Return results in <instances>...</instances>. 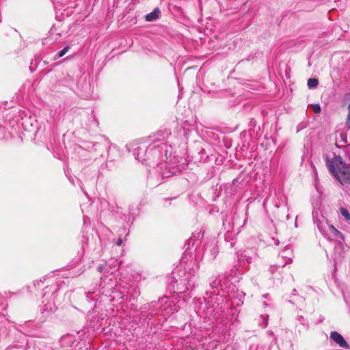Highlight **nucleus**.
Returning a JSON list of instances; mask_svg holds the SVG:
<instances>
[{
  "instance_id": "aec40b11",
  "label": "nucleus",
  "mask_w": 350,
  "mask_h": 350,
  "mask_svg": "<svg viewBox=\"0 0 350 350\" xmlns=\"http://www.w3.org/2000/svg\"><path fill=\"white\" fill-rule=\"evenodd\" d=\"M261 317L264 319V321H263V323L262 324V327L263 328H265L267 326V325H268V317H265V316L261 315Z\"/></svg>"
},
{
  "instance_id": "c85d7f7f",
  "label": "nucleus",
  "mask_w": 350,
  "mask_h": 350,
  "mask_svg": "<svg viewBox=\"0 0 350 350\" xmlns=\"http://www.w3.org/2000/svg\"><path fill=\"white\" fill-rule=\"evenodd\" d=\"M115 262L118 264L119 263V261L118 260H116Z\"/></svg>"
},
{
  "instance_id": "4be33fe9",
  "label": "nucleus",
  "mask_w": 350,
  "mask_h": 350,
  "mask_svg": "<svg viewBox=\"0 0 350 350\" xmlns=\"http://www.w3.org/2000/svg\"><path fill=\"white\" fill-rule=\"evenodd\" d=\"M116 149H115V148H109V153H108V157H107V159L111 160V161L113 160V159H112V158L110 157V153H111V152H116Z\"/></svg>"
},
{
  "instance_id": "a211bd4d",
  "label": "nucleus",
  "mask_w": 350,
  "mask_h": 350,
  "mask_svg": "<svg viewBox=\"0 0 350 350\" xmlns=\"http://www.w3.org/2000/svg\"><path fill=\"white\" fill-rule=\"evenodd\" d=\"M340 212L347 221H350V213L346 208H340Z\"/></svg>"
},
{
  "instance_id": "cd10ccee",
  "label": "nucleus",
  "mask_w": 350,
  "mask_h": 350,
  "mask_svg": "<svg viewBox=\"0 0 350 350\" xmlns=\"http://www.w3.org/2000/svg\"><path fill=\"white\" fill-rule=\"evenodd\" d=\"M164 299H167V297L162 298L161 301H163Z\"/></svg>"
},
{
  "instance_id": "39448f33",
  "label": "nucleus",
  "mask_w": 350,
  "mask_h": 350,
  "mask_svg": "<svg viewBox=\"0 0 350 350\" xmlns=\"http://www.w3.org/2000/svg\"><path fill=\"white\" fill-rule=\"evenodd\" d=\"M58 291L56 286H48L44 288L42 304L45 311L53 312L57 309L56 297Z\"/></svg>"
},
{
  "instance_id": "412c9836",
  "label": "nucleus",
  "mask_w": 350,
  "mask_h": 350,
  "mask_svg": "<svg viewBox=\"0 0 350 350\" xmlns=\"http://www.w3.org/2000/svg\"><path fill=\"white\" fill-rule=\"evenodd\" d=\"M278 267H280L279 265H278V263L275 265H272L270 267V271L271 272V273H273L275 270L277 269Z\"/></svg>"
},
{
  "instance_id": "dca6fc26",
  "label": "nucleus",
  "mask_w": 350,
  "mask_h": 350,
  "mask_svg": "<svg viewBox=\"0 0 350 350\" xmlns=\"http://www.w3.org/2000/svg\"><path fill=\"white\" fill-rule=\"evenodd\" d=\"M130 291H132L130 293L131 297H132L133 299H135V297L139 296L140 294L139 289L138 286H131Z\"/></svg>"
},
{
  "instance_id": "1a4fd4ad",
  "label": "nucleus",
  "mask_w": 350,
  "mask_h": 350,
  "mask_svg": "<svg viewBox=\"0 0 350 350\" xmlns=\"http://www.w3.org/2000/svg\"><path fill=\"white\" fill-rule=\"evenodd\" d=\"M330 338L342 348L346 349L350 348L343 336L336 331H333L330 333Z\"/></svg>"
},
{
  "instance_id": "a878e982",
  "label": "nucleus",
  "mask_w": 350,
  "mask_h": 350,
  "mask_svg": "<svg viewBox=\"0 0 350 350\" xmlns=\"http://www.w3.org/2000/svg\"><path fill=\"white\" fill-rule=\"evenodd\" d=\"M268 334H269L270 336H274V334H273V332H271V331L268 332Z\"/></svg>"
},
{
  "instance_id": "ddd939ff",
  "label": "nucleus",
  "mask_w": 350,
  "mask_h": 350,
  "mask_svg": "<svg viewBox=\"0 0 350 350\" xmlns=\"http://www.w3.org/2000/svg\"><path fill=\"white\" fill-rule=\"evenodd\" d=\"M297 321L299 322V325L302 327V329H307L308 328V322L303 316H298Z\"/></svg>"
},
{
  "instance_id": "423d86ee",
  "label": "nucleus",
  "mask_w": 350,
  "mask_h": 350,
  "mask_svg": "<svg viewBox=\"0 0 350 350\" xmlns=\"http://www.w3.org/2000/svg\"><path fill=\"white\" fill-rule=\"evenodd\" d=\"M237 256L239 262L245 261L250 264L258 258L257 250L255 247L248 248L243 251L238 252Z\"/></svg>"
},
{
  "instance_id": "20e7f679",
  "label": "nucleus",
  "mask_w": 350,
  "mask_h": 350,
  "mask_svg": "<svg viewBox=\"0 0 350 350\" xmlns=\"http://www.w3.org/2000/svg\"><path fill=\"white\" fill-rule=\"evenodd\" d=\"M221 285V280L219 276L213 275L209 278V286L212 291H206V295L208 296L211 301H208V304L210 302L217 303V307L222 309L224 307V295L219 293V287Z\"/></svg>"
},
{
  "instance_id": "4468645a",
  "label": "nucleus",
  "mask_w": 350,
  "mask_h": 350,
  "mask_svg": "<svg viewBox=\"0 0 350 350\" xmlns=\"http://www.w3.org/2000/svg\"><path fill=\"white\" fill-rule=\"evenodd\" d=\"M319 81L316 78H310L308 80L307 85L309 89H314L318 86Z\"/></svg>"
},
{
  "instance_id": "f8f14e48",
  "label": "nucleus",
  "mask_w": 350,
  "mask_h": 350,
  "mask_svg": "<svg viewBox=\"0 0 350 350\" xmlns=\"http://www.w3.org/2000/svg\"><path fill=\"white\" fill-rule=\"evenodd\" d=\"M160 13V10L158 8H155L152 12L146 15V21L149 22L155 21L159 18Z\"/></svg>"
},
{
  "instance_id": "c756f323",
  "label": "nucleus",
  "mask_w": 350,
  "mask_h": 350,
  "mask_svg": "<svg viewBox=\"0 0 350 350\" xmlns=\"http://www.w3.org/2000/svg\"><path fill=\"white\" fill-rule=\"evenodd\" d=\"M211 308H214L213 310H215V306H214V304H213V305H212Z\"/></svg>"
},
{
  "instance_id": "bb28decb",
  "label": "nucleus",
  "mask_w": 350,
  "mask_h": 350,
  "mask_svg": "<svg viewBox=\"0 0 350 350\" xmlns=\"http://www.w3.org/2000/svg\"><path fill=\"white\" fill-rule=\"evenodd\" d=\"M230 247H234V241L230 242Z\"/></svg>"
},
{
  "instance_id": "393cba45",
  "label": "nucleus",
  "mask_w": 350,
  "mask_h": 350,
  "mask_svg": "<svg viewBox=\"0 0 350 350\" xmlns=\"http://www.w3.org/2000/svg\"><path fill=\"white\" fill-rule=\"evenodd\" d=\"M122 243V239H118L117 240V241L116 242V244L118 245H121Z\"/></svg>"
},
{
  "instance_id": "9d476101",
  "label": "nucleus",
  "mask_w": 350,
  "mask_h": 350,
  "mask_svg": "<svg viewBox=\"0 0 350 350\" xmlns=\"http://www.w3.org/2000/svg\"><path fill=\"white\" fill-rule=\"evenodd\" d=\"M170 135L171 133L167 129L159 130L153 135L152 143H165L164 141L167 139Z\"/></svg>"
},
{
  "instance_id": "0eeeda50",
  "label": "nucleus",
  "mask_w": 350,
  "mask_h": 350,
  "mask_svg": "<svg viewBox=\"0 0 350 350\" xmlns=\"http://www.w3.org/2000/svg\"><path fill=\"white\" fill-rule=\"evenodd\" d=\"M292 249L290 245H286L282 251L279 254L278 258L283 260L282 262H278V265L281 267H285L287 264L291 263L293 260Z\"/></svg>"
},
{
  "instance_id": "7ed1b4c3",
  "label": "nucleus",
  "mask_w": 350,
  "mask_h": 350,
  "mask_svg": "<svg viewBox=\"0 0 350 350\" xmlns=\"http://www.w3.org/2000/svg\"><path fill=\"white\" fill-rule=\"evenodd\" d=\"M323 158L332 174L341 184L350 183V170L341 156H335L333 159H330L328 154H324Z\"/></svg>"
},
{
  "instance_id": "f03ea898",
  "label": "nucleus",
  "mask_w": 350,
  "mask_h": 350,
  "mask_svg": "<svg viewBox=\"0 0 350 350\" xmlns=\"http://www.w3.org/2000/svg\"><path fill=\"white\" fill-rule=\"evenodd\" d=\"M185 258L184 257L181 259L179 266L172 273V288L177 293H185L192 291L198 280L196 273L199 265L197 260L192 258L189 260Z\"/></svg>"
},
{
  "instance_id": "b1692460",
  "label": "nucleus",
  "mask_w": 350,
  "mask_h": 350,
  "mask_svg": "<svg viewBox=\"0 0 350 350\" xmlns=\"http://www.w3.org/2000/svg\"><path fill=\"white\" fill-rule=\"evenodd\" d=\"M91 293H91L90 291H88V292L87 293V294H86V297H87V299H88V301H90V300L93 299V298L90 297V295Z\"/></svg>"
},
{
  "instance_id": "6ab92c4d",
  "label": "nucleus",
  "mask_w": 350,
  "mask_h": 350,
  "mask_svg": "<svg viewBox=\"0 0 350 350\" xmlns=\"http://www.w3.org/2000/svg\"><path fill=\"white\" fill-rule=\"evenodd\" d=\"M313 111L315 113H319L321 112V107L319 104H316L313 106Z\"/></svg>"
},
{
  "instance_id": "5701e85b",
  "label": "nucleus",
  "mask_w": 350,
  "mask_h": 350,
  "mask_svg": "<svg viewBox=\"0 0 350 350\" xmlns=\"http://www.w3.org/2000/svg\"><path fill=\"white\" fill-rule=\"evenodd\" d=\"M348 111H349V114H348V117H347V124H348L349 127L350 128V104L348 106Z\"/></svg>"
},
{
  "instance_id": "2eb2a0df",
  "label": "nucleus",
  "mask_w": 350,
  "mask_h": 350,
  "mask_svg": "<svg viewBox=\"0 0 350 350\" xmlns=\"http://www.w3.org/2000/svg\"><path fill=\"white\" fill-rule=\"evenodd\" d=\"M111 267L108 264L100 265L98 267V271L100 273H109Z\"/></svg>"
},
{
  "instance_id": "f257e3e1",
  "label": "nucleus",
  "mask_w": 350,
  "mask_h": 350,
  "mask_svg": "<svg viewBox=\"0 0 350 350\" xmlns=\"http://www.w3.org/2000/svg\"><path fill=\"white\" fill-rule=\"evenodd\" d=\"M172 148L166 143H152L147 147L139 146L135 149V159L149 165L157 164L162 178L170 177L180 173L183 167L178 163V159L172 157Z\"/></svg>"
},
{
  "instance_id": "f3484780",
  "label": "nucleus",
  "mask_w": 350,
  "mask_h": 350,
  "mask_svg": "<svg viewBox=\"0 0 350 350\" xmlns=\"http://www.w3.org/2000/svg\"><path fill=\"white\" fill-rule=\"evenodd\" d=\"M70 49L69 46H65L62 50H61L57 55H55L54 59H57L58 58H60L63 57Z\"/></svg>"
},
{
  "instance_id": "6e6552de",
  "label": "nucleus",
  "mask_w": 350,
  "mask_h": 350,
  "mask_svg": "<svg viewBox=\"0 0 350 350\" xmlns=\"http://www.w3.org/2000/svg\"><path fill=\"white\" fill-rule=\"evenodd\" d=\"M323 235L332 241L343 239L342 234L332 225H327V230L323 233Z\"/></svg>"
},
{
  "instance_id": "9b49d317",
  "label": "nucleus",
  "mask_w": 350,
  "mask_h": 350,
  "mask_svg": "<svg viewBox=\"0 0 350 350\" xmlns=\"http://www.w3.org/2000/svg\"><path fill=\"white\" fill-rule=\"evenodd\" d=\"M155 302H151L144 306V310L142 311L141 314L142 317H146L148 319L152 318L157 312V310H154L152 308L154 307Z\"/></svg>"
}]
</instances>
